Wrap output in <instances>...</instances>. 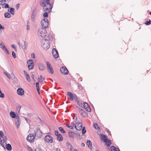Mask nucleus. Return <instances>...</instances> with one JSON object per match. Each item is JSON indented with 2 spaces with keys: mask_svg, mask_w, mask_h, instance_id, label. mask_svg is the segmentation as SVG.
Returning <instances> with one entry per match:
<instances>
[{
  "mask_svg": "<svg viewBox=\"0 0 151 151\" xmlns=\"http://www.w3.org/2000/svg\"><path fill=\"white\" fill-rule=\"evenodd\" d=\"M47 5V4H45V3L44 2H42L41 4V5L43 8L44 11L49 13L51 11L52 6L51 4L48 6Z\"/></svg>",
  "mask_w": 151,
  "mask_h": 151,
  "instance_id": "f257e3e1",
  "label": "nucleus"
},
{
  "mask_svg": "<svg viewBox=\"0 0 151 151\" xmlns=\"http://www.w3.org/2000/svg\"><path fill=\"white\" fill-rule=\"evenodd\" d=\"M100 137L101 140H103L104 142H106V144L109 147L111 146V141L110 139L107 138L106 136L104 134H101Z\"/></svg>",
  "mask_w": 151,
  "mask_h": 151,
  "instance_id": "f03ea898",
  "label": "nucleus"
},
{
  "mask_svg": "<svg viewBox=\"0 0 151 151\" xmlns=\"http://www.w3.org/2000/svg\"><path fill=\"white\" fill-rule=\"evenodd\" d=\"M50 42L47 39L42 40V46L44 49H48L50 47Z\"/></svg>",
  "mask_w": 151,
  "mask_h": 151,
  "instance_id": "7ed1b4c3",
  "label": "nucleus"
},
{
  "mask_svg": "<svg viewBox=\"0 0 151 151\" xmlns=\"http://www.w3.org/2000/svg\"><path fill=\"white\" fill-rule=\"evenodd\" d=\"M38 34L42 37L46 36L47 35L46 30L44 28H40L38 30Z\"/></svg>",
  "mask_w": 151,
  "mask_h": 151,
  "instance_id": "20e7f679",
  "label": "nucleus"
},
{
  "mask_svg": "<svg viewBox=\"0 0 151 151\" xmlns=\"http://www.w3.org/2000/svg\"><path fill=\"white\" fill-rule=\"evenodd\" d=\"M48 21L46 18L43 19L41 21V25L43 28H46L48 26Z\"/></svg>",
  "mask_w": 151,
  "mask_h": 151,
  "instance_id": "39448f33",
  "label": "nucleus"
},
{
  "mask_svg": "<svg viewBox=\"0 0 151 151\" xmlns=\"http://www.w3.org/2000/svg\"><path fill=\"white\" fill-rule=\"evenodd\" d=\"M42 132L40 129H37L35 131L34 136L35 138H38L41 137L42 135Z\"/></svg>",
  "mask_w": 151,
  "mask_h": 151,
  "instance_id": "423d86ee",
  "label": "nucleus"
},
{
  "mask_svg": "<svg viewBox=\"0 0 151 151\" xmlns=\"http://www.w3.org/2000/svg\"><path fill=\"white\" fill-rule=\"evenodd\" d=\"M44 140L47 142L51 143L52 142L53 138L51 136L49 135H47L45 136Z\"/></svg>",
  "mask_w": 151,
  "mask_h": 151,
  "instance_id": "0eeeda50",
  "label": "nucleus"
},
{
  "mask_svg": "<svg viewBox=\"0 0 151 151\" xmlns=\"http://www.w3.org/2000/svg\"><path fill=\"white\" fill-rule=\"evenodd\" d=\"M35 137L33 134H31L28 136L26 139L28 141L30 142H33L34 141Z\"/></svg>",
  "mask_w": 151,
  "mask_h": 151,
  "instance_id": "6e6552de",
  "label": "nucleus"
},
{
  "mask_svg": "<svg viewBox=\"0 0 151 151\" xmlns=\"http://www.w3.org/2000/svg\"><path fill=\"white\" fill-rule=\"evenodd\" d=\"M60 71L64 75H67L68 73V71L65 67H61L60 68Z\"/></svg>",
  "mask_w": 151,
  "mask_h": 151,
  "instance_id": "1a4fd4ad",
  "label": "nucleus"
},
{
  "mask_svg": "<svg viewBox=\"0 0 151 151\" xmlns=\"http://www.w3.org/2000/svg\"><path fill=\"white\" fill-rule=\"evenodd\" d=\"M82 107H83L86 111L89 112H91V108L89 107L88 104L86 102H83Z\"/></svg>",
  "mask_w": 151,
  "mask_h": 151,
  "instance_id": "9d476101",
  "label": "nucleus"
},
{
  "mask_svg": "<svg viewBox=\"0 0 151 151\" xmlns=\"http://www.w3.org/2000/svg\"><path fill=\"white\" fill-rule=\"evenodd\" d=\"M52 54L54 57L57 58L58 57L59 54L58 52L56 49L53 48L52 51Z\"/></svg>",
  "mask_w": 151,
  "mask_h": 151,
  "instance_id": "9b49d317",
  "label": "nucleus"
},
{
  "mask_svg": "<svg viewBox=\"0 0 151 151\" xmlns=\"http://www.w3.org/2000/svg\"><path fill=\"white\" fill-rule=\"evenodd\" d=\"M28 64V68L29 69H32L34 67V63L33 60H29L27 62Z\"/></svg>",
  "mask_w": 151,
  "mask_h": 151,
  "instance_id": "f8f14e48",
  "label": "nucleus"
},
{
  "mask_svg": "<svg viewBox=\"0 0 151 151\" xmlns=\"http://www.w3.org/2000/svg\"><path fill=\"white\" fill-rule=\"evenodd\" d=\"M15 121L16 126L17 128L19 127L20 123V119L19 118V116L17 115L16 118H15Z\"/></svg>",
  "mask_w": 151,
  "mask_h": 151,
  "instance_id": "ddd939ff",
  "label": "nucleus"
},
{
  "mask_svg": "<svg viewBox=\"0 0 151 151\" xmlns=\"http://www.w3.org/2000/svg\"><path fill=\"white\" fill-rule=\"evenodd\" d=\"M75 128L77 130L80 131L82 128V125L81 122L78 123H76V125L75 126Z\"/></svg>",
  "mask_w": 151,
  "mask_h": 151,
  "instance_id": "4468645a",
  "label": "nucleus"
},
{
  "mask_svg": "<svg viewBox=\"0 0 151 151\" xmlns=\"http://www.w3.org/2000/svg\"><path fill=\"white\" fill-rule=\"evenodd\" d=\"M3 139L2 141L1 142V146L4 147V146L6 144V141L7 139V137L6 136H4L3 137H2Z\"/></svg>",
  "mask_w": 151,
  "mask_h": 151,
  "instance_id": "2eb2a0df",
  "label": "nucleus"
},
{
  "mask_svg": "<svg viewBox=\"0 0 151 151\" xmlns=\"http://www.w3.org/2000/svg\"><path fill=\"white\" fill-rule=\"evenodd\" d=\"M17 94L21 96H22L24 94V91L22 88H19L17 90Z\"/></svg>",
  "mask_w": 151,
  "mask_h": 151,
  "instance_id": "dca6fc26",
  "label": "nucleus"
},
{
  "mask_svg": "<svg viewBox=\"0 0 151 151\" xmlns=\"http://www.w3.org/2000/svg\"><path fill=\"white\" fill-rule=\"evenodd\" d=\"M67 95L70 97L71 101H73L74 99V94H73L72 93L70 92H67Z\"/></svg>",
  "mask_w": 151,
  "mask_h": 151,
  "instance_id": "f3484780",
  "label": "nucleus"
},
{
  "mask_svg": "<svg viewBox=\"0 0 151 151\" xmlns=\"http://www.w3.org/2000/svg\"><path fill=\"white\" fill-rule=\"evenodd\" d=\"M38 68L39 69L41 70H44L45 69L44 65L41 63H40L38 64Z\"/></svg>",
  "mask_w": 151,
  "mask_h": 151,
  "instance_id": "a211bd4d",
  "label": "nucleus"
},
{
  "mask_svg": "<svg viewBox=\"0 0 151 151\" xmlns=\"http://www.w3.org/2000/svg\"><path fill=\"white\" fill-rule=\"evenodd\" d=\"M87 144L88 147H89L90 149H92V143L90 140H87Z\"/></svg>",
  "mask_w": 151,
  "mask_h": 151,
  "instance_id": "6ab92c4d",
  "label": "nucleus"
},
{
  "mask_svg": "<svg viewBox=\"0 0 151 151\" xmlns=\"http://www.w3.org/2000/svg\"><path fill=\"white\" fill-rule=\"evenodd\" d=\"M10 116L13 118H16L17 116H16V114L15 113L12 111L10 112Z\"/></svg>",
  "mask_w": 151,
  "mask_h": 151,
  "instance_id": "aec40b11",
  "label": "nucleus"
},
{
  "mask_svg": "<svg viewBox=\"0 0 151 151\" xmlns=\"http://www.w3.org/2000/svg\"><path fill=\"white\" fill-rule=\"evenodd\" d=\"M48 40L49 41L50 40V41H52L53 40V36L52 34L49 33L47 36Z\"/></svg>",
  "mask_w": 151,
  "mask_h": 151,
  "instance_id": "412c9836",
  "label": "nucleus"
},
{
  "mask_svg": "<svg viewBox=\"0 0 151 151\" xmlns=\"http://www.w3.org/2000/svg\"><path fill=\"white\" fill-rule=\"evenodd\" d=\"M57 136V139L58 140L60 141H63V137L60 134H59V135Z\"/></svg>",
  "mask_w": 151,
  "mask_h": 151,
  "instance_id": "4be33fe9",
  "label": "nucleus"
},
{
  "mask_svg": "<svg viewBox=\"0 0 151 151\" xmlns=\"http://www.w3.org/2000/svg\"><path fill=\"white\" fill-rule=\"evenodd\" d=\"M80 114L82 116L84 117H86L87 116V114L84 110Z\"/></svg>",
  "mask_w": 151,
  "mask_h": 151,
  "instance_id": "5701e85b",
  "label": "nucleus"
},
{
  "mask_svg": "<svg viewBox=\"0 0 151 151\" xmlns=\"http://www.w3.org/2000/svg\"><path fill=\"white\" fill-rule=\"evenodd\" d=\"M4 16L5 18H9L11 17L10 14L8 12H6L4 14Z\"/></svg>",
  "mask_w": 151,
  "mask_h": 151,
  "instance_id": "b1692460",
  "label": "nucleus"
},
{
  "mask_svg": "<svg viewBox=\"0 0 151 151\" xmlns=\"http://www.w3.org/2000/svg\"><path fill=\"white\" fill-rule=\"evenodd\" d=\"M6 144V148L8 150H12V148L11 145L9 144Z\"/></svg>",
  "mask_w": 151,
  "mask_h": 151,
  "instance_id": "393cba45",
  "label": "nucleus"
},
{
  "mask_svg": "<svg viewBox=\"0 0 151 151\" xmlns=\"http://www.w3.org/2000/svg\"><path fill=\"white\" fill-rule=\"evenodd\" d=\"M48 72L50 73L51 74H53L54 73V71L52 67H51L47 69Z\"/></svg>",
  "mask_w": 151,
  "mask_h": 151,
  "instance_id": "a878e982",
  "label": "nucleus"
},
{
  "mask_svg": "<svg viewBox=\"0 0 151 151\" xmlns=\"http://www.w3.org/2000/svg\"><path fill=\"white\" fill-rule=\"evenodd\" d=\"M68 135L70 137L73 138L74 136V133L73 132L69 131L68 132Z\"/></svg>",
  "mask_w": 151,
  "mask_h": 151,
  "instance_id": "bb28decb",
  "label": "nucleus"
},
{
  "mask_svg": "<svg viewBox=\"0 0 151 151\" xmlns=\"http://www.w3.org/2000/svg\"><path fill=\"white\" fill-rule=\"evenodd\" d=\"M93 127L94 128L97 130H99L100 129L98 125V124L96 123L93 124Z\"/></svg>",
  "mask_w": 151,
  "mask_h": 151,
  "instance_id": "cd10ccee",
  "label": "nucleus"
},
{
  "mask_svg": "<svg viewBox=\"0 0 151 151\" xmlns=\"http://www.w3.org/2000/svg\"><path fill=\"white\" fill-rule=\"evenodd\" d=\"M50 0H44L42 2L45 3V4H47V6L50 5L51 4L50 3Z\"/></svg>",
  "mask_w": 151,
  "mask_h": 151,
  "instance_id": "c85d7f7f",
  "label": "nucleus"
},
{
  "mask_svg": "<svg viewBox=\"0 0 151 151\" xmlns=\"http://www.w3.org/2000/svg\"><path fill=\"white\" fill-rule=\"evenodd\" d=\"M24 49H27L28 43L25 41H24Z\"/></svg>",
  "mask_w": 151,
  "mask_h": 151,
  "instance_id": "c756f323",
  "label": "nucleus"
},
{
  "mask_svg": "<svg viewBox=\"0 0 151 151\" xmlns=\"http://www.w3.org/2000/svg\"><path fill=\"white\" fill-rule=\"evenodd\" d=\"M10 12L12 15H14V9L12 8H11Z\"/></svg>",
  "mask_w": 151,
  "mask_h": 151,
  "instance_id": "7c9ffc66",
  "label": "nucleus"
},
{
  "mask_svg": "<svg viewBox=\"0 0 151 151\" xmlns=\"http://www.w3.org/2000/svg\"><path fill=\"white\" fill-rule=\"evenodd\" d=\"M59 130L62 133H65L66 132L63 129L62 127H59L58 128Z\"/></svg>",
  "mask_w": 151,
  "mask_h": 151,
  "instance_id": "2f4dec72",
  "label": "nucleus"
},
{
  "mask_svg": "<svg viewBox=\"0 0 151 151\" xmlns=\"http://www.w3.org/2000/svg\"><path fill=\"white\" fill-rule=\"evenodd\" d=\"M28 82H30L31 80L29 75H27L25 76Z\"/></svg>",
  "mask_w": 151,
  "mask_h": 151,
  "instance_id": "473e14b6",
  "label": "nucleus"
},
{
  "mask_svg": "<svg viewBox=\"0 0 151 151\" xmlns=\"http://www.w3.org/2000/svg\"><path fill=\"white\" fill-rule=\"evenodd\" d=\"M111 151H118L116 148L113 146H112L111 147Z\"/></svg>",
  "mask_w": 151,
  "mask_h": 151,
  "instance_id": "72a5a7b5",
  "label": "nucleus"
},
{
  "mask_svg": "<svg viewBox=\"0 0 151 151\" xmlns=\"http://www.w3.org/2000/svg\"><path fill=\"white\" fill-rule=\"evenodd\" d=\"M46 64L47 65V69H48V68H51V67H52L51 66V64L49 63V62L48 61H47L46 62Z\"/></svg>",
  "mask_w": 151,
  "mask_h": 151,
  "instance_id": "f704fd0d",
  "label": "nucleus"
},
{
  "mask_svg": "<svg viewBox=\"0 0 151 151\" xmlns=\"http://www.w3.org/2000/svg\"><path fill=\"white\" fill-rule=\"evenodd\" d=\"M66 126L67 127L71 129H73V127L72 126L70 125V124H66Z\"/></svg>",
  "mask_w": 151,
  "mask_h": 151,
  "instance_id": "c9c22d12",
  "label": "nucleus"
},
{
  "mask_svg": "<svg viewBox=\"0 0 151 151\" xmlns=\"http://www.w3.org/2000/svg\"><path fill=\"white\" fill-rule=\"evenodd\" d=\"M86 130L85 129V127H84L83 128V129H82V134H84L86 133Z\"/></svg>",
  "mask_w": 151,
  "mask_h": 151,
  "instance_id": "e433bc0d",
  "label": "nucleus"
},
{
  "mask_svg": "<svg viewBox=\"0 0 151 151\" xmlns=\"http://www.w3.org/2000/svg\"><path fill=\"white\" fill-rule=\"evenodd\" d=\"M48 12H45L43 14V17L44 18L47 17L48 16Z\"/></svg>",
  "mask_w": 151,
  "mask_h": 151,
  "instance_id": "4c0bfd02",
  "label": "nucleus"
},
{
  "mask_svg": "<svg viewBox=\"0 0 151 151\" xmlns=\"http://www.w3.org/2000/svg\"><path fill=\"white\" fill-rule=\"evenodd\" d=\"M4 73L5 74V75L7 77L9 78V79H10V74L6 72H4Z\"/></svg>",
  "mask_w": 151,
  "mask_h": 151,
  "instance_id": "58836bf2",
  "label": "nucleus"
},
{
  "mask_svg": "<svg viewBox=\"0 0 151 151\" xmlns=\"http://www.w3.org/2000/svg\"><path fill=\"white\" fill-rule=\"evenodd\" d=\"M74 99H75V100L76 101V102L77 101H78V98L77 97V95L76 94H74Z\"/></svg>",
  "mask_w": 151,
  "mask_h": 151,
  "instance_id": "ea45409f",
  "label": "nucleus"
},
{
  "mask_svg": "<svg viewBox=\"0 0 151 151\" xmlns=\"http://www.w3.org/2000/svg\"><path fill=\"white\" fill-rule=\"evenodd\" d=\"M151 21L150 19H149V21H147L145 22V24L146 25H148L151 24Z\"/></svg>",
  "mask_w": 151,
  "mask_h": 151,
  "instance_id": "a19ab883",
  "label": "nucleus"
},
{
  "mask_svg": "<svg viewBox=\"0 0 151 151\" xmlns=\"http://www.w3.org/2000/svg\"><path fill=\"white\" fill-rule=\"evenodd\" d=\"M77 104L79 105V106L82 107L83 104L82 102H81L79 101H78L76 102Z\"/></svg>",
  "mask_w": 151,
  "mask_h": 151,
  "instance_id": "79ce46f5",
  "label": "nucleus"
},
{
  "mask_svg": "<svg viewBox=\"0 0 151 151\" xmlns=\"http://www.w3.org/2000/svg\"><path fill=\"white\" fill-rule=\"evenodd\" d=\"M0 47L4 50L6 48L5 45L2 44L0 45Z\"/></svg>",
  "mask_w": 151,
  "mask_h": 151,
  "instance_id": "37998d69",
  "label": "nucleus"
},
{
  "mask_svg": "<svg viewBox=\"0 0 151 151\" xmlns=\"http://www.w3.org/2000/svg\"><path fill=\"white\" fill-rule=\"evenodd\" d=\"M21 108V106L20 105L17 106L16 107V109L19 113V111H20Z\"/></svg>",
  "mask_w": 151,
  "mask_h": 151,
  "instance_id": "c03bdc74",
  "label": "nucleus"
},
{
  "mask_svg": "<svg viewBox=\"0 0 151 151\" xmlns=\"http://www.w3.org/2000/svg\"><path fill=\"white\" fill-rule=\"evenodd\" d=\"M6 2V0H3L2 1H0V5L3 4L4 5V4H3V3H5Z\"/></svg>",
  "mask_w": 151,
  "mask_h": 151,
  "instance_id": "a18cd8bd",
  "label": "nucleus"
},
{
  "mask_svg": "<svg viewBox=\"0 0 151 151\" xmlns=\"http://www.w3.org/2000/svg\"><path fill=\"white\" fill-rule=\"evenodd\" d=\"M83 110L82 108L79 107V108L78 110H77V111H78L79 112L80 114L83 111Z\"/></svg>",
  "mask_w": 151,
  "mask_h": 151,
  "instance_id": "49530a36",
  "label": "nucleus"
},
{
  "mask_svg": "<svg viewBox=\"0 0 151 151\" xmlns=\"http://www.w3.org/2000/svg\"><path fill=\"white\" fill-rule=\"evenodd\" d=\"M66 145L67 146H70V147H71L70 150H71L72 149L71 148H72V145H70V144L68 142H67L66 143Z\"/></svg>",
  "mask_w": 151,
  "mask_h": 151,
  "instance_id": "de8ad7c7",
  "label": "nucleus"
},
{
  "mask_svg": "<svg viewBox=\"0 0 151 151\" xmlns=\"http://www.w3.org/2000/svg\"><path fill=\"white\" fill-rule=\"evenodd\" d=\"M12 55L14 58H16V54L13 51L12 52Z\"/></svg>",
  "mask_w": 151,
  "mask_h": 151,
  "instance_id": "09e8293b",
  "label": "nucleus"
},
{
  "mask_svg": "<svg viewBox=\"0 0 151 151\" xmlns=\"http://www.w3.org/2000/svg\"><path fill=\"white\" fill-rule=\"evenodd\" d=\"M35 151H42L40 148H37L35 150Z\"/></svg>",
  "mask_w": 151,
  "mask_h": 151,
  "instance_id": "8fccbe9b",
  "label": "nucleus"
},
{
  "mask_svg": "<svg viewBox=\"0 0 151 151\" xmlns=\"http://www.w3.org/2000/svg\"><path fill=\"white\" fill-rule=\"evenodd\" d=\"M24 119H25V120L29 124L30 123V120H28L27 119V118H26V117H25Z\"/></svg>",
  "mask_w": 151,
  "mask_h": 151,
  "instance_id": "3c124183",
  "label": "nucleus"
},
{
  "mask_svg": "<svg viewBox=\"0 0 151 151\" xmlns=\"http://www.w3.org/2000/svg\"><path fill=\"white\" fill-rule=\"evenodd\" d=\"M4 136V134L2 131H0V136L3 137Z\"/></svg>",
  "mask_w": 151,
  "mask_h": 151,
  "instance_id": "603ef678",
  "label": "nucleus"
},
{
  "mask_svg": "<svg viewBox=\"0 0 151 151\" xmlns=\"http://www.w3.org/2000/svg\"><path fill=\"white\" fill-rule=\"evenodd\" d=\"M70 124V125L72 126L73 128L74 127H75V126H76V124H75L73 122L71 123Z\"/></svg>",
  "mask_w": 151,
  "mask_h": 151,
  "instance_id": "864d4df0",
  "label": "nucleus"
},
{
  "mask_svg": "<svg viewBox=\"0 0 151 151\" xmlns=\"http://www.w3.org/2000/svg\"><path fill=\"white\" fill-rule=\"evenodd\" d=\"M4 4L5 5V6H4L5 8H9V5L8 4Z\"/></svg>",
  "mask_w": 151,
  "mask_h": 151,
  "instance_id": "5fc2aeb1",
  "label": "nucleus"
},
{
  "mask_svg": "<svg viewBox=\"0 0 151 151\" xmlns=\"http://www.w3.org/2000/svg\"><path fill=\"white\" fill-rule=\"evenodd\" d=\"M55 134L56 136H57L59 135V134L58 133V132L57 131H55Z\"/></svg>",
  "mask_w": 151,
  "mask_h": 151,
  "instance_id": "6e6d98bb",
  "label": "nucleus"
},
{
  "mask_svg": "<svg viewBox=\"0 0 151 151\" xmlns=\"http://www.w3.org/2000/svg\"><path fill=\"white\" fill-rule=\"evenodd\" d=\"M4 94L3 93H0V98H4Z\"/></svg>",
  "mask_w": 151,
  "mask_h": 151,
  "instance_id": "4d7b16f0",
  "label": "nucleus"
},
{
  "mask_svg": "<svg viewBox=\"0 0 151 151\" xmlns=\"http://www.w3.org/2000/svg\"><path fill=\"white\" fill-rule=\"evenodd\" d=\"M27 116L29 117H31L32 116V114L31 113H29L27 114Z\"/></svg>",
  "mask_w": 151,
  "mask_h": 151,
  "instance_id": "13d9d810",
  "label": "nucleus"
},
{
  "mask_svg": "<svg viewBox=\"0 0 151 151\" xmlns=\"http://www.w3.org/2000/svg\"><path fill=\"white\" fill-rule=\"evenodd\" d=\"M31 56L32 58H35V55L34 53H32L31 54Z\"/></svg>",
  "mask_w": 151,
  "mask_h": 151,
  "instance_id": "bf43d9fd",
  "label": "nucleus"
},
{
  "mask_svg": "<svg viewBox=\"0 0 151 151\" xmlns=\"http://www.w3.org/2000/svg\"><path fill=\"white\" fill-rule=\"evenodd\" d=\"M0 29H5V27H4L2 26L1 24H0Z\"/></svg>",
  "mask_w": 151,
  "mask_h": 151,
  "instance_id": "052dcab7",
  "label": "nucleus"
},
{
  "mask_svg": "<svg viewBox=\"0 0 151 151\" xmlns=\"http://www.w3.org/2000/svg\"><path fill=\"white\" fill-rule=\"evenodd\" d=\"M5 50V51L6 52V53L9 55V52L8 51V50L6 48L5 49V50Z\"/></svg>",
  "mask_w": 151,
  "mask_h": 151,
  "instance_id": "680f3d73",
  "label": "nucleus"
},
{
  "mask_svg": "<svg viewBox=\"0 0 151 151\" xmlns=\"http://www.w3.org/2000/svg\"><path fill=\"white\" fill-rule=\"evenodd\" d=\"M27 30H30L29 26L28 25H27Z\"/></svg>",
  "mask_w": 151,
  "mask_h": 151,
  "instance_id": "e2e57ef3",
  "label": "nucleus"
},
{
  "mask_svg": "<svg viewBox=\"0 0 151 151\" xmlns=\"http://www.w3.org/2000/svg\"><path fill=\"white\" fill-rule=\"evenodd\" d=\"M19 6H20V4H17V6H16V7H17V9H18V8H19Z\"/></svg>",
  "mask_w": 151,
  "mask_h": 151,
  "instance_id": "0e129e2a",
  "label": "nucleus"
},
{
  "mask_svg": "<svg viewBox=\"0 0 151 151\" xmlns=\"http://www.w3.org/2000/svg\"><path fill=\"white\" fill-rule=\"evenodd\" d=\"M12 46L13 48H14L15 51H16V48L15 47L14 45V44L12 45Z\"/></svg>",
  "mask_w": 151,
  "mask_h": 151,
  "instance_id": "69168bd1",
  "label": "nucleus"
},
{
  "mask_svg": "<svg viewBox=\"0 0 151 151\" xmlns=\"http://www.w3.org/2000/svg\"><path fill=\"white\" fill-rule=\"evenodd\" d=\"M23 72L24 73V74L25 75V76H27V75H29L26 72V71H25V70H24L23 71Z\"/></svg>",
  "mask_w": 151,
  "mask_h": 151,
  "instance_id": "338daca9",
  "label": "nucleus"
},
{
  "mask_svg": "<svg viewBox=\"0 0 151 151\" xmlns=\"http://www.w3.org/2000/svg\"><path fill=\"white\" fill-rule=\"evenodd\" d=\"M54 151H60V149H58V148L55 149L54 150Z\"/></svg>",
  "mask_w": 151,
  "mask_h": 151,
  "instance_id": "774afa93",
  "label": "nucleus"
}]
</instances>
